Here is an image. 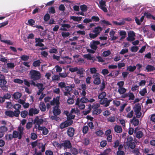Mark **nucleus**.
<instances>
[{
  "instance_id": "obj_59",
  "label": "nucleus",
  "mask_w": 155,
  "mask_h": 155,
  "mask_svg": "<svg viewBox=\"0 0 155 155\" xmlns=\"http://www.w3.org/2000/svg\"><path fill=\"white\" fill-rule=\"evenodd\" d=\"M52 78L53 81H58L60 79V76L58 75H54Z\"/></svg>"
},
{
  "instance_id": "obj_25",
  "label": "nucleus",
  "mask_w": 155,
  "mask_h": 155,
  "mask_svg": "<svg viewBox=\"0 0 155 155\" xmlns=\"http://www.w3.org/2000/svg\"><path fill=\"white\" fill-rule=\"evenodd\" d=\"M61 26L63 28H61L60 29L62 31H67V29L65 28H70L71 27L70 25L68 24H62Z\"/></svg>"
},
{
  "instance_id": "obj_46",
  "label": "nucleus",
  "mask_w": 155,
  "mask_h": 155,
  "mask_svg": "<svg viewBox=\"0 0 155 155\" xmlns=\"http://www.w3.org/2000/svg\"><path fill=\"white\" fill-rule=\"evenodd\" d=\"M77 62L80 65L84 64L85 63L84 60L82 58H79L77 60Z\"/></svg>"
},
{
  "instance_id": "obj_2",
  "label": "nucleus",
  "mask_w": 155,
  "mask_h": 155,
  "mask_svg": "<svg viewBox=\"0 0 155 155\" xmlns=\"http://www.w3.org/2000/svg\"><path fill=\"white\" fill-rule=\"evenodd\" d=\"M126 143L129 147L131 149H134L135 147V143L133 141V138L132 137L130 136L127 137Z\"/></svg>"
},
{
  "instance_id": "obj_37",
  "label": "nucleus",
  "mask_w": 155,
  "mask_h": 155,
  "mask_svg": "<svg viewBox=\"0 0 155 155\" xmlns=\"http://www.w3.org/2000/svg\"><path fill=\"white\" fill-rule=\"evenodd\" d=\"M20 58L22 61H27L29 59V56L26 55H22L21 56Z\"/></svg>"
},
{
  "instance_id": "obj_35",
  "label": "nucleus",
  "mask_w": 155,
  "mask_h": 155,
  "mask_svg": "<svg viewBox=\"0 0 155 155\" xmlns=\"http://www.w3.org/2000/svg\"><path fill=\"white\" fill-rule=\"evenodd\" d=\"M12 135L14 138H17L18 137L19 139V136L18 131L16 130H14L12 133Z\"/></svg>"
},
{
  "instance_id": "obj_11",
  "label": "nucleus",
  "mask_w": 155,
  "mask_h": 155,
  "mask_svg": "<svg viewBox=\"0 0 155 155\" xmlns=\"http://www.w3.org/2000/svg\"><path fill=\"white\" fill-rule=\"evenodd\" d=\"M75 105L78 106V107L81 110H83L85 108V105L83 103L80 102V98L79 97L77 99Z\"/></svg>"
},
{
  "instance_id": "obj_27",
  "label": "nucleus",
  "mask_w": 155,
  "mask_h": 155,
  "mask_svg": "<svg viewBox=\"0 0 155 155\" xmlns=\"http://www.w3.org/2000/svg\"><path fill=\"white\" fill-rule=\"evenodd\" d=\"M21 96V94L19 92H15L13 94V98L16 100L20 98Z\"/></svg>"
},
{
  "instance_id": "obj_38",
  "label": "nucleus",
  "mask_w": 155,
  "mask_h": 155,
  "mask_svg": "<svg viewBox=\"0 0 155 155\" xmlns=\"http://www.w3.org/2000/svg\"><path fill=\"white\" fill-rule=\"evenodd\" d=\"M80 8L81 10L83 12H86L87 10V6L85 5H81L80 6Z\"/></svg>"
},
{
  "instance_id": "obj_41",
  "label": "nucleus",
  "mask_w": 155,
  "mask_h": 155,
  "mask_svg": "<svg viewBox=\"0 0 155 155\" xmlns=\"http://www.w3.org/2000/svg\"><path fill=\"white\" fill-rule=\"evenodd\" d=\"M28 112L27 111L24 110L22 111L21 114V116L23 118H25L27 116Z\"/></svg>"
},
{
  "instance_id": "obj_32",
  "label": "nucleus",
  "mask_w": 155,
  "mask_h": 155,
  "mask_svg": "<svg viewBox=\"0 0 155 155\" xmlns=\"http://www.w3.org/2000/svg\"><path fill=\"white\" fill-rule=\"evenodd\" d=\"M146 69L148 72L152 71L154 70V67L152 65L148 64L146 66Z\"/></svg>"
},
{
  "instance_id": "obj_61",
  "label": "nucleus",
  "mask_w": 155,
  "mask_h": 155,
  "mask_svg": "<svg viewBox=\"0 0 155 155\" xmlns=\"http://www.w3.org/2000/svg\"><path fill=\"white\" fill-rule=\"evenodd\" d=\"M13 81L15 83L19 84H21L23 82V81L22 80L19 79H15Z\"/></svg>"
},
{
  "instance_id": "obj_56",
  "label": "nucleus",
  "mask_w": 155,
  "mask_h": 155,
  "mask_svg": "<svg viewBox=\"0 0 155 155\" xmlns=\"http://www.w3.org/2000/svg\"><path fill=\"white\" fill-rule=\"evenodd\" d=\"M70 34L69 32H63L61 33V35L64 38H66L69 36Z\"/></svg>"
},
{
  "instance_id": "obj_24",
  "label": "nucleus",
  "mask_w": 155,
  "mask_h": 155,
  "mask_svg": "<svg viewBox=\"0 0 155 155\" xmlns=\"http://www.w3.org/2000/svg\"><path fill=\"white\" fill-rule=\"evenodd\" d=\"M40 109L41 111L44 112L46 110V106L43 102H41L39 106Z\"/></svg>"
},
{
  "instance_id": "obj_22",
  "label": "nucleus",
  "mask_w": 155,
  "mask_h": 155,
  "mask_svg": "<svg viewBox=\"0 0 155 155\" xmlns=\"http://www.w3.org/2000/svg\"><path fill=\"white\" fill-rule=\"evenodd\" d=\"M13 107L16 110H15L14 111H18V115L19 116L20 113L19 109H20L21 107V105L18 104H16L14 105Z\"/></svg>"
},
{
  "instance_id": "obj_40",
  "label": "nucleus",
  "mask_w": 155,
  "mask_h": 155,
  "mask_svg": "<svg viewBox=\"0 0 155 155\" xmlns=\"http://www.w3.org/2000/svg\"><path fill=\"white\" fill-rule=\"evenodd\" d=\"M107 101V98H104L100 99L99 101V103L101 104H105Z\"/></svg>"
},
{
  "instance_id": "obj_62",
  "label": "nucleus",
  "mask_w": 155,
  "mask_h": 155,
  "mask_svg": "<svg viewBox=\"0 0 155 155\" xmlns=\"http://www.w3.org/2000/svg\"><path fill=\"white\" fill-rule=\"evenodd\" d=\"M128 51V50L126 48H123L122 49L120 52V54H124Z\"/></svg>"
},
{
  "instance_id": "obj_19",
  "label": "nucleus",
  "mask_w": 155,
  "mask_h": 155,
  "mask_svg": "<svg viewBox=\"0 0 155 155\" xmlns=\"http://www.w3.org/2000/svg\"><path fill=\"white\" fill-rule=\"evenodd\" d=\"M130 122L134 126H137L139 123V120L136 118L134 116L133 117L132 119L130 120Z\"/></svg>"
},
{
  "instance_id": "obj_6",
  "label": "nucleus",
  "mask_w": 155,
  "mask_h": 155,
  "mask_svg": "<svg viewBox=\"0 0 155 155\" xmlns=\"http://www.w3.org/2000/svg\"><path fill=\"white\" fill-rule=\"evenodd\" d=\"M106 2L105 1L103 0H101L99 1V7L104 12H107V8L105 6Z\"/></svg>"
},
{
  "instance_id": "obj_16",
  "label": "nucleus",
  "mask_w": 155,
  "mask_h": 155,
  "mask_svg": "<svg viewBox=\"0 0 155 155\" xmlns=\"http://www.w3.org/2000/svg\"><path fill=\"white\" fill-rule=\"evenodd\" d=\"M59 108V105H56L54 107L53 113L55 116L58 115L61 113V111Z\"/></svg>"
},
{
  "instance_id": "obj_29",
  "label": "nucleus",
  "mask_w": 155,
  "mask_h": 155,
  "mask_svg": "<svg viewBox=\"0 0 155 155\" xmlns=\"http://www.w3.org/2000/svg\"><path fill=\"white\" fill-rule=\"evenodd\" d=\"M41 63L40 60H38L34 61L32 65L33 66L35 67H39L40 66Z\"/></svg>"
},
{
  "instance_id": "obj_60",
  "label": "nucleus",
  "mask_w": 155,
  "mask_h": 155,
  "mask_svg": "<svg viewBox=\"0 0 155 155\" xmlns=\"http://www.w3.org/2000/svg\"><path fill=\"white\" fill-rule=\"evenodd\" d=\"M2 89L4 91H7L8 88V86L7 85H4L0 86Z\"/></svg>"
},
{
  "instance_id": "obj_63",
  "label": "nucleus",
  "mask_w": 155,
  "mask_h": 155,
  "mask_svg": "<svg viewBox=\"0 0 155 155\" xmlns=\"http://www.w3.org/2000/svg\"><path fill=\"white\" fill-rule=\"evenodd\" d=\"M49 132L48 129L46 128L45 127H44V129L42 130V133L44 135H46Z\"/></svg>"
},
{
  "instance_id": "obj_57",
  "label": "nucleus",
  "mask_w": 155,
  "mask_h": 155,
  "mask_svg": "<svg viewBox=\"0 0 155 155\" xmlns=\"http://www.w3.org/2000/svg\"><path fill=\"white\" fill-rule=\"evenodd\" d=\"M111 150L110 148L107 149L104 151L102 153L104 155H107L111 151Z\"/></svg>"
},
{
  "instance_id": "obj_3",
  "label": "nucleus",
  "mask_w": 155,
  "mask_h": 155,
  "mask_svg": "<svg viewBox=\"0 0 155 155\" xmlns=\"http://www.w3.org/2000/svg\"><path fill=\"white\" fill-rule=\"evenodd\" d=\"M18 112V111H13L11 110H7L5 111V114L7 116L11 118L13 117H18L19 116Z\"/></svg>"
},
{
  "instance_id": "obj_39",
  "label": "nucleus",
  "mask_w": 155,
  "mask_h": 155,
  "mask_svg": "<svg viewBox=\"0 0 155 155\" xmlns=\"http://www.w3.org/2000/svg\"><path fill=\"white\" fill-rule=\"evenodd\" d=\"M147 91L146 88H144L139 92V93L142 96H144L147 93Z\"/></svg>"
},
{
  "instance_id": "obj_31",
  "label": "nucleus",
  "mask_w": 155,
  "mask_h": 155,
  "mask_svg": "<svg viewBox=\"0 0 155 155\" xmlns=\"http://www.w3.org/2000/svg\"><path fill=\"white\" fill-rule=\"evenodd\" d=\"M74 97V96L73 95V96H72V98L69 97L67 100V103L70 104H74V101L73 98Z\"/></svg>"
},
{
  "instance_id": "obj_5",
  "label": "nucleus",
  "mask_w": 155,
  "mask_h": 155,
  "mask_svg": "<svg viewBox=\"0 0 155 155\" xmlns=\"http://www.w3.org/2000/svg\"><path fill=\"white\" fill-rule=\"evenodd\" d=\"M31 84L35 86H37L39 90L43 91L45 88L42 83H37V84L33 81H31Z\"/></svg>"
},
{
  "instance_id": "obj_13",
  "label": "nucleus",
  "mask_w": 155,
  "mask_h": 155,
  "mask_svg": "<svg viewBox=\"0 0 155 155\" xmlns=\"http://www.w3.org/2000/svg\"><path fill=\"white\" fill-rule=\"evenodd\" d=\"M98 105L94 106V107H93V109H94L92 112V114L93 115H97L100 114L102 110L101 108H98Z\"/></svg>"
},
{
  "instance_id": "obj_23",
  "label": "nucleus",
  "mask_w": 155,
  "mask_h": 155,
  "mask_svg": "<svg viewBox=\"0 0 155 155\" xmlns=\"http://www.w3.org/2000/svg\"><path fill=\"white\" fill-rule=\"evenodd\" d=\"M114 130L115 132L117 133H121L122 132V130L121 127L120 126L116 125L114 127Z\"/></svg>"
},
{
  "instance_id": "obj_1",
  "label": "nucleus",
  "mask_w": 155,
  "mask_h": 155,
  "mask_svg": "<svg viewBox=\"0 0 155 155\" xmlns=\"http://www.w3.org/2000/svg\"><path fill=\"white\" fill-rule=\"evenodd\" d=\"M29 75L30 79L35 81L39 80L41 77V74L40 72L37 70H31L29 72Z\"/></svg>"
},
{
  "instance_id": "obj_34",
  "label": "nucleus",
  "mask_w": 155,
  "mask_h": 155,
  "mask_svg": "<svg viewBox=\"0 0 155 155\" xmlns=\"http://www.w3.org/2000/svg\"><path fill=\"white\" fill-rule=\"evenodd\" d=\"M78 70L77 71V74L83 75L84 72L85 71V70L83 68H81L78 69Z\"/></svg>"
},
{
  "instance_id": "obj_44",
  "label": "nucleus",
  "mask_w": 155,
  "mask_h": 155,
  "mask_svg": "<svg viewBox=\"0 0 155 155\" xmlns=\"http://www.w3.org/2000/svg\"><path fill=\"white\" fill-rule=\"evenodd\" d=\"M89 129L88 127L87 126H84L83 127L82 129V132L84 134H86L88 131Z\"/></svg>"
},
{
  "instance_id": "obj_8",
  "label": "nucleus",
  "mask_w": 155,
  "mask_h": 155,
  "mask_svg": "<svg viewBox=\"0 0 155 155\" xmlns=\"http://www.w3.org/2000/svg\"><path fill=\"white\" fill-rule=\"evenodd\" d=\"M99 75L98 73H96V74L93 75V78H94L93 81L94 84L99 85L101 84V79L98 76Z\"/></svg>"
},
{
  "instance_id": "obj_12",
  "label": "nucleus",
  "mask_w": 155,
  "mask_h": 155,
  "mask_svg": "<svg viewBox=\"0 0 155 155\" xmlns=\"http://www.w3.org/2000/svg\"><path fill=\"white\" fill-rule=\"evenodd\" d=\"M75 130L72 127H69L67 131V133L68 136L70 137H72L74 134Z\"/></svg>"
},
{
  "instance_id": "obj_49",
  "label": "nucleus",
  "mask_w": 155,
  "mask_h": 155,
  "mask_svg": "<svg viewBox=\"0 0 155 155\" xmlns=\"http://www.w3.org/2000/svg\"><path fill=\"white\" fill-rule=\"evenodd\" d=\"M68 116H68V117L67 118V120H71V119H74L75 117V115H72V114L71 113H69V115Z\"/></svg>"
},
{
  "instance_id": "obj_26",
  "label": "nucleus",
  "mask_w": 155,
  "mask_h": 155,
  "mask_svg": "<svg viewBox=\"0 0 155 155\" xmlns=\"http://www.w3.org/2000/svg\"><path fill=\"white\" fill-rule=\"evenodd\" d=\"M136 69V66L135 65L133 66L131 65L128 66L127 68V70L130 72H134Z\"/></svg>"
},
{
  "instance_id": "obj_48",
  "label": "nucleus",
  "mask_w": 155,
  "mask_h": 155,
  "mask_svg": "<svg viewBox=\"0 0 155 155\" xmlns=\"http://www.w3.org/2000/svg\"><path fill=\"white\" fill-rule=\"evenodd\" d=\"M5 100V99H9L11 97V95L9 93H7L4 95L3 96Z\"/></svg>"
},
{
  "instance_id": "obj_18",
  "label": "nucleus",
  "mask_w": 155,
  "mask_h": 155,
  "mask_svg": "<svg viewBox=\"0 0 155 155\" xmlns=\"http://www.w3.org/2000/svg\"><path fill=\"white\" fill-rule=\"evenodd\" d=\"M24 128L21 126H19L18 127V132L19 134V139L20 140L21 139L22 135L24 134Z\"/></svg>"
},
{
  "instance_id": "obj_45",
  "label": "nucleus",
  "mask_w": 155,
  "mask_h": 155,
  "mask_svg": "<svg viewBox=\"0 0 155 155\" xmlns=\"http://www.w3.org/2000/svg\"><path fill=\"white\" fill-rule=\"evenodd\" d=\"M53 146L56 147L58 148H62L61 143H59L58 142L55 141L53 143Z\"/></svg>"
},
{
  "instance_id": "obj_4",
  "label": "nucleus",
  "mask_w": 155,
  "mask_h": 155,
  "mask_svg": "<svg viewBox=\"0 0 155 155\" xmlns=\"http://www.w3.org/2000/svg\"><path fill=\"white\" fill-rule=\"evenodd\" d=\"M62 148L64 149H70L72 147V144L70 141L68 140H64L61 143Z\"/></svg>"
},
{
  "instance_id": "obj_20",
  "label": "nucleus",
  "mask_w": 155,
  "mask_h": 155,
  "mask_svg": "<svg viewBox=\"0 0 155 155\" xmlns=\"http://www.w3.org/2000/svg\"><path fill=\"white\" fill-rule=\"evenodd\" d=\"M133 109L135 113L140 112L141 110L140 104L139 103L136 104L135 106L134 107Z\"/></svg>"
},
{
  "instance_id": "obj_7",
  "label": "nucleus",
  "mask_w": 155,
  "mask_h": 155,
  "mask_svg": "<svg viewBox=\"0 0 155 155\" xmlns=\"http://www.w3.org/2000/svg\"><path fill=\"white\" fill-rule=\"evenodd\" d=\"M39 110L36 108H31L29 110L28 115L30 116H33V114H37L39 112Z\"/></svg>"
},
{
  "instance_id": "obj_28",
  "label": "nucleus",
  "mask_w": 155,
  "mask_h": 155,
  "mask_svg": "<svg viewBox=\"0 0 155 155\" xmlns=\"http://www.w3.org/2000/svg\"><path fill=\"white\" fill-rule=\"evenodd\" d=\"M144 15L146 16L147 18H152L153 19L155 20V17L152 15L149 12H145Z\"/></svg>"
},
{
  "instance_id": "obj_52",
  "label": "nucleus",
  "mask_w": 155,
  "mask_h": 155,
  "mask_svg": "<svg viewBox=\"0 0 155 155\" xmlns=\"http://www.w3.org/2000/svg\"><path fill=\"white\" fill-rule=\"evenodd\" d=\"M67 125V124H66L65 121L64 122H62L60 126V127L61 129H64L68 127Z\"/></svg>"
},
{
  "instance_id": "obj_51",
  "label": "nucleus",
  "mask_w": 155,
  "mask_h": 155,
  "mask_svg": "<svg viewBox=\"0 0 155 155\" xmlns=\"http://www.w3.org/2000/svg\"><path fill=\"white\" fill-rule=\"evenodd\" d=\"M50 18V15L49 14L47 13L44 17V20L45 21H48Z\"/></svg>"
},
{
  "instance_id": "obj_47",
  "label": "nucleus",
  "mask_w": 155,
  "mask_h": 155,
  "mask_svg": "<svg viewBox=\"0 0 155 155\" xmlns=\"http://www.w3.org/2000/svg\"><path fill=\"white\" fill-rule=\"evenodd\" d=\"M0 129L1 131L4 133L7 131L8 130L7 127L5 126H1L0 127Z\"/></svg>"
},
{
  "instance_id": "obj_21",
  "label": "nucleus",
  "mask_w": 155,
  "mask_h": 155,
  "mask_svg": "<svg viewBox=\"0 0 155 155\" xmlns=\"http://www.w3.org/2000/svg\"><path fill=\"white\" fill-rule=\"evenodd\" d=\"M70 149L71 153L74 155H77L79 153L78 150L74 147H71Z\"/></svg>"
},
{
  "instance_id": "obj_33",
  "label": "nucleus",
  "mask_w": 155,
  "mask_h": 155,
  "mask_svg": "<svg viewBox=\"0 0 155 155\" xmlns=\"http://www.w3.org/2000/svg\"><path fill=\"white\" fill-rule=\"evenodd\" d=\"M106 93L105 92H102L98 96V98L99 99H102L106 97Z\"/></svg>"
},
{
  "instance_id": "obj_17",
  "label": "nucleus",
  "mask_w": 155,
  "mask_h": 155,
  "mask_svg": "<svg viewBox=\"0 0 155 155\" xmlns=\"http://www.w3.org/2000/svg\"><path fill=\"white\" fill-rule=\"evenodd\" d=\"M102 30V28L100 26H98L95 28L94 30H93L92 32L96 33L98 35Z\"/></svg>"
},
{
  "instance_id": "obj_42",
  "label": "nucleus",
  "mask_w": 155,
  "mask_h": 155,
  "mask_svg": "<svg viewBox=\"0 0 155 155\" xmlns=\"http://www.w3.org/2000/svg\"><path fill=\"white\" fill-rule=\"evenodd\" d=\"M89 101L88 99L84 97L81 98L80 99V102L82 103H86Z\"/></svg>"
},
{
  "instance_id": "obj_55",
  "label": "nucleus",
  "mask_w": 155,
  "mask_h": 155,
  "mask_svg": "<svg viewBox=\"0 0 155 155\" xmlns=\"http://www.w3.org/2000/svg\"><path fill=\"white\" fill-rule=\"evenodd\" d=\"M105 84L104 80L102 82L101 84L100 85L101 88L100 90L101 91H103L105 88Z\"/></svg>"
},
{
  "instance_id": "obj_15",
  "label": "nucleus",
  "mask_w": 155,
  "mask_h": 155,
  "mask_svg": "<svg viewBox=\"0 0 155 155\" xmlns=\"http://www.w3.org/2000/svg\"><path fill=\"white\" fill-rule=\"evenodd\" d=\"M66 91L64 92V95L65 96H68V95H70L71 92L72 90V88L70 86H66L65 88Z\"/></svg>"
},
{
  "instance_id": "obj_14",
  "label": "nucleus",
  "mask_w": 155,
  "mask_h": 155,
  "mask_svg": "<svg viewBox=\"0 0 155 155\" xmlns=\"http://www.w3.org/2000/svg\"><path fill=\"white\" fill-rule=\"evenodd\" d=\"M137 128H135L134 131V134L136 135V137L138 139H140L142 138L143 136V132L140 131L139 130L137 131Z\"/></svg>"
},
{
  "instance_id": "obj_64",
  "label": "nucleus",
  "mask_w": 155,
  "mask_h": 155,
  "mask_svg": "<svg viewBox=\"0 0 155 155\" xmlns=\"http://www.w3.org/2000/svg\"><path fill=\"white\" fill-rule=\"evenodd\" d=\"M45 154L46 155H53V153L51 150H46L45 152Z\"/></svg>"
},
{
  "instance_id": "obj_36",
  "label": "nucleus",
  "mask_w": 155,
  "mask_h": 155,
  "mask_svg": "<svg viewBox=\"0 0 155 155\" xmlns=\"http://www.w3.org/2000/svg\"><path fill=\"white\" fill-rule=\"evenodd\" d=\"M126 91L127 89L123 87H120L118 89V92L120 94H124Z\"/></svg>"
},
{
  "instance_id": "obj_43",
  "label": "nucleus",
  "mask_w": 155,
  "mask_h": 155,
  "mask_svg": "<svg viewBox=\"0 0 155 155\" xmlns=\"http://www.w3.org/2000/svg\"><path fill=\"white\" fill-rule=\"evenodd\" d=\"M139 48L138 46H132L130 48V50L132 52H136L138 50Z\"/></svg>"
},
{
  "instance_id": "obj_30",
  "label": "nucleus",
  "mask_w": 155,
  "mask_h": 155,
  "mask_svg": "<svg viewBox=\"0 0 155 155\" xmlns=\"http://www.w3.org/2000/svg\"><path fill=\"white\" fill-rule=\"evenodd\" d=\"M70 18L71 19H72L74 21H79L81 20V19L82 18V17L72 16L70 17Z\"/></svg>"
},
{
  "instance_id": "obj_53",
  "label": "nucleus",
  "mask_w": 155,
  "mask_h": 155,
  "mask_svg": "<svg viewBox=\"0 0 155 155\" xmlns=\"http://www.w3.org/2000/svg\"><path fill=\"white\" fill-rule=\"evenodd\" d=\"M1 124L4 125L5 126V125H7V126L9 127L11 125V123L9 122H7L3 120L1 121Z\"/></svg>"
},
{
  "instance_id": "obj_50",
  "label": "nucleus",
  "mask_w": 155,
  "mask_h": 155,
  "mask_svg": "<svg viewBox=\"0 0 155 155\" xmlns=\"http://www.w3.org/2000/svg\"><path fill=\"white\" fill-rule=\"evenodd\" d=\"M110 54V50H107L103 52L102 54L104 57H105L109 55Z\"/></svg>"
},
{
  "instance_id": "obj_9",
  "label": "nucleus",
  "mask_w": 155,
  "mask_h": 155,
  "mask_svg": "<svg viewBox=\"0 0 155 155\" xmlns=\"http://www.w3.org/2000/svg\"><path fill=\"white\" fill-rule=\"evenodd\" d=\"M100 44L99 41L93 40L90 43V47L92 49L96 50L97 48V45Z\"/></svg>"
},
{
  "instance_id": "obj_54",
  "label": "nucleus",
  "mask_w": 155,
  "mask_h": 155,
  "mask_svg": "<svg viewBox=\"0 0 155 155\" xmlns=\"http://www.w3.org/2000/svg\"><path fill=\"white\" fill-rule=\"evenodd\" d=\"M28 25L31 26H33V25H35V21L33 19H30L28 20Z\"/></svg>"
},
{
  "instance_id": "obj_10",
  "label": "nucleus",
  "mask_w": 155,
  "mask_h": 155,
  "mask_svg": "<svg viewBox=\"0 0 155 155\" xmlns=\"http://www.w3.org/2000/svg\"><path fill=\"white\" fill-rule=\"evenodd\" d=\"M44 122V120L43 119L40 118L38 116H36L33 122L37 125H40L43 124Z\"/></svg>"
},
{
  "instance_id": "obj_58",
  "label": "nucleus",
  "mask_w": 155,
  "mask_h": 155,
  "mask_svg": "<svg viewBox=\"0 0 155 155\" xmlns=\"http://www.w3.org/2000/svg\"><path fill=\"white\" fill-rule=\"evenodd\" d=\"M128 96L129 97V100H134L135 98V96L132 93H130L128 94Z\"/></svg>"
}]
</instances>
